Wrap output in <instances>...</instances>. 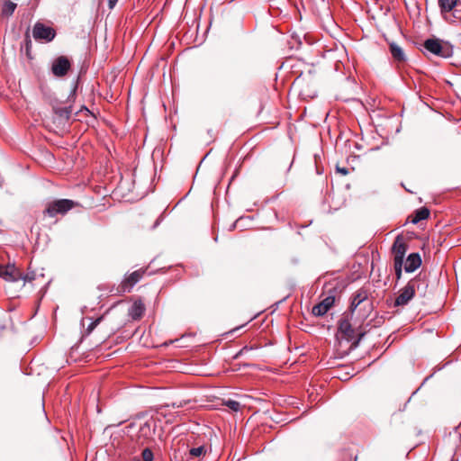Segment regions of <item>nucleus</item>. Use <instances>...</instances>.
Returning a JSON list of instances; mask_svg holds the SVG:
<instances>
[{
  "label": "nucleus",
  "instance_id": "20",
  "mask_svg": "<svg viewBox=\"0 0 461 461\" xmlns=\"http://www.w3.org/2000/svg\"><path fill=\"white\" fill-rule=\"evenodd\" d=\"M206 450H205V447L203 446H200V447H192L190 450H189V454L191 456H194V457H200L202 456H204Z\"/></svg>",
  "mask_w": 461,
  "mask_h": 461
},
{
  "label": "nucleus",
  "instance_id": "12",
  "mask_svg": "<svg viewBox=\"0 0 461 461\" xmlns=\"http://www.w3.org/2000/svg\"><path fill=\"white\" fill-rule=\"evenodd\" d=\"M421 265V258L418 253H411L404 262V269L408 273L414 272Z\"/></svg>",
  "mask_w": 461,
  "mask_h": 461
},
{
  "label": "nucleus",
  "instance_id": "23",
  "mask_svg": "<svg viewBox=\"0 0 461 461\" xmlns=\"http://www.w3.org/2000/svg\"><path fill=\"white\" fill-rule=\"evenodd\" d=\"M102 317L100 318H97L96 320L93 321L87 327L86 329V331L87 333H91L95 329V327L100 323V321H102Z\"/></svg>",
  "mask_w": 461,
  "mask_h": 461
},
{
  "label": "nucleus",
  "instance_id": "22",
  "mask_svg": "<svg viewBox=\"0 0 461 461\" xmlns=\"http://www.w3.org/2000/svg\"><path fill=\"white\" fill-rule=\"evenodd\" d=\"M141 456L144 461L153 460V453L149 448H145L141 453Z\"/></svg>",
  "mask_w": 461,
  "mask_h": 461
},
{
  "label": "nucleus",
  "instance_id": "7",
  "mask_svg": "<svg viewBox=\"0 0 461 461\" xmlns=\"http://www.w3.org/2000/svg\"><path fill=\"white\" fill-rule=\"evenodd\" d=\"M424 48L432 54L442 58H448L452 55V50L448 46L443 45L438 39L426 40Z\"/></svg>",
  "mask_w": 461,
  "mask_h": 461
},
{
  "label": "nucleus",
  "instance_id": "21",
  "mask_svg": "<svg viewBox=\"0 0 461 461\" xmlns=\"http://www.w3.org/2000/svg\"><path fill=\"white\" fill-rule=\"evenodd\" d=\"M225 405L234 411H238L240 408V404L237 401L229 400L225 402Z\"/></svg>",
  "mask_w": 461,
  "mask_h": 461
},
{
  "label": "nucleus",
  "instance_id": "19",
  "mask_svg": "<svg viewBox=\"0 0 461 461\" xmlns=\"http://www.w3.org/2000/svg\"><path fill=\"white\" fill-rule=\"evenodd\" d=\"M17 5L12 1H5L2 7V14L4 16H10L14 14Z\"/></svg>",
  "mask_w": 461,
  "mask_h": 461
},
{
  "label": "nucleus",
  "instance_id": "13",
  "mask_svg": "<svg viewBox=\"0 0 461 461\" xmlns=\"http://www.w3.org/2000/svg\"><path fill=\"white\" fill-rule=\"evenodd\" d=\"M144 312H145L144 304L140 301L134 302L133 304L129 309V316L132 320H140L143 316Z\"/></svg>",
  "mask_w": 461,
  "mask_h": 461
},
{
  "label": "nucleus",
  "instance_id": "3",
  "mask_svg": "<svg viewBox=\"0 0 461 461\" xmlns=\"http://www.w3.org/2000/svg\"><path fill=\"white\" fill-rule=\"evenodd\" d=\"M145 273L146 269L140 268L130 274H126L123 280L116 288V294H123L130 293L134 285L141 280Z\"/></svg>",
  "mask_w": 461,
  "mask_h": 461
},
{
  "label": "nucleus",
  "instance_id": "26",
  "mask_svg": "<svg viewBox=\"0 0 461 461\" xmlns=\"http://www.w3.org/2000/svg\"><path fill=\"white\" fill-rule=\"evenodd\" d=\"M117 2L118 0H108L109 8L113 9L116 5Z\"/></svg>",
  "mask_w": 461,
  "mask_h": 461
},
{
  "label": "nucleus",
  "instance_id": "17",
  "mask_svg": "<svg viewBox=\"0 0 461 461\" xmlns=\"http://www.w3.org/2000/svg\"><path fill=\"white\" fill-rule=\"evenodd\" d=\"M54 113L61 119L68 120L70 117V114L72 113V107L71 106H55L53 108Z\"/></svg>",
  "mask_w": 461,
  "mask_h": 461
},
{
  "label": "nucleus",
  "instance_id": "1",
  "mask_svg": "<svg viewBox=\"0 0 461 461\" xmlns=\"http://www.w3.org/2000/svg\"><path fill=\"white\" fill-rule=\"evenodd\" d=\"M80 206L79 203L70 199H57L47 203L43 213L45 216L54 218L58 215L64 216L68 211Z\"/></svg>",
  "mask_w": 461,
  "mask_h": 461
},
{
  "label": "nucleus",
  "instance_id": "11",
  "mask_svg": "<svg viewBox=\"0 0 461 461\" xmlns=\"http://www.w3.org/2000/svg\"><path fill=\"white\" fill-rule=\"evenodd\" d=\"M385 40L388 41L389 50H390V53L393 59V60L396 62H399V63L404 62L406 60V55H405L403 50L402 49V47L399 46L394 41H389L387 39H385Z\"/></svg>",
  "mask_w": 461,
  "mask_h": 461
},
{
  "label": "nucleus",
  "instance_id": "4",
  "mask_svg": "<svg viewBox=\"0 0 461 461\" xmlns=\"http://www.w3.org/2000/svg\"><path fill=\"white\" fill-rule=\"evenodd\" d=\"M336 337L339 340H347L348 342H351L352 345H357L359 340L356 330L352 328L347 318L339 320Z\"/></svg>",
  "mask_w": 461,
  "mask_h": 461
},
{
  "label": "nucleus",
  "instance_id": "24",
  "mask_svg": "<svg viewBox=\"0 0 461 461\" xmlns=\"http://www.w3.org/2000/svg\"><path fill=\"white\" fill-rule=\"evenodd\" d=\"M337 171L339 172L343 176L348 175V172H349L348 168H346V167H337Z\"/></svg>",
  "mask_w": 461,
  "mask_h": 461
},
{
  "label": "nucleus",
  "instance_id": "10",
  "mask_svg": "<svg viewBox=\"0 0 461 461\" xmlns=\"http://www.w3.org/2000/svg\"><path fill=\"white\" fill-rule=\"evenodd\" d=\"M334 302V296L330 295L325 297L321 303L312 307V314L315 316L324 315L332 307Z\"/></svg>",
  "mask_w": 461,
  "mask_h": 461
},
{
  "label": "nucleus",
  "instance_id": "28",
  "mask_svg": "<svg viewBox=\"0 0 461 461\" xmlns=\"http://www.w3.org/2000/svg\"><path fill=\"white\" fill-rule=\"evenodd\" d=\"M374 267H375V263H374V261L372 260V261H371V268H372V269H374Z\"/></svg>",
  "mask_w": 461,
  "mask_h": 461
},
{
  "label": "nucleus",
  "instance_id": "6",
  "mask_svg": "<svg viewBox=\"0 0 461 461\" xmlns=\"http://www.w3.org/2000/svg\"><path fill=\"white\" fill-rule=\"evenodd\" d=\"M32 36L37 41L50 42L56 36V31L41 22H37L32 29Z\"/></svg>",
  "mask_w": 461,
  "mask_h": 461
},
{
  "label": "nucleus",
  "instance_id": "9",
  "mask_svg": "<svg viewBox=\"0 0 461 461\" xmlns=\"http://www.w3.org/2000/svg\"><path fill=\"white\" fill-rule=\"evenodd\" d=\"M71 64L69 59L65 56L58 57L52 63L51 71L58 77H64L70 69Z\"/></svg>",
  "mask_w": 461,
  "mask_h": 461
},
{
  "label": "nucleus",
  "instance_id": "8",
  "mask_svg": "<svg viewBox=\"0 0 461 461\" xmlns=\"http://www.w3.org/2000/svg\"><path fill=\"white\" fill-rule=\"evenodd\" d=\"M0 277L8 282H16L20 279L27 280L14 265L0 266Z\"/></svg>",
  "mask_w": 461,
  "mask_h": 461
},
{
  "label": "nucleus",
  "instance_id": "5",
  "mask_svg": "<svg viewBox=\"0 0 461 461\" xmlns=\"http://www.w3.org/2000/svg\"><path fill=\"white\" fill-rule=\"evenodd\" d=\"M407 250V246L403 241L402 238L398 236L393 242V251L394 254V269L398 278L402 274V267L403 264V258Z\"/></svg>",
  "mask_w": 461,
  "mask_h": 461
},
{
  "label": "nucleus",
  "instance_id": "2",
  "mask_svg": "<svg viewBox=\"0 0 461 461\" xmlns=\"http://www.w3.org/2000/svg\"><path fill=\"white\" fill-rule=\"evenodd\" d=\"M421 285H425V284L420 278H413L410 280L400 291V294L395 299V305H406L413 298L416 291L420 290Z\"/></svg>",
  "mask_w": 461,
  "mask_h": 461
},
{
  "label": "nucleus",
  "instance_id": "30",
  "mask_svg": "<svg viewBox=\"0 0 461 461\" xmlns=\"http://www.w3.org/2000/svg\"><path fill=\"white\" fill-rule=\"evenodd\" d=\"M451 461H458V460H456V459H452Z\"/></svg>",
  "mask_w": 461,
  "mask_h": 461
},
{
  "label": "nucleus",
  "instance_id": "15",
  "mask_svg": "<svg viewBox=\"0 0 461 461\" xmlns=\"http://www.w3.org/2000/svg\"><path fill=\"white\" fill-rule=\"evenodd\" d=\"M444 19L448 23H456L461 21V4L452 9L451 12L445 14Z\"/></svg>",
  "mask_w": 461,
  "mask_h": 461
},
{
  "label": "nucleus",
  "instance_id": "14",
  "mask_svg": "<svg viewBox=\"0 0 461 461\" xmlns=\"http://www.w3.org/2000/svg\"><path fill=\"white\" fill-rule=\"evenodd\" d=\"M458 5V0H438V5L443 17Z\"/></svg>",
  "mask_w": 461,
  "mask_h": 461
},
{
  "label": "nucleus",
  "instance_id": "29",
  "mask_svg": "<svg viewBox=\"0 0 461 461\" xmlns=\"http://www.w3.org/2000/svg\"><path fill=\"white\" fill-rule=\"evenodd\" d=\"M182 406H183L182 403H179V404L176 405L177 408L182 407Z\"/></svg>",
  "mask_w": 461,
  "mask_h": 461
},
{
  "label": "nucleus",
  "instance_id": "25",
  "mask_svg": "<svg viewBox=\"0 0 461 461\" xmlns=\"http://www.w3.org/2000/svg\"><path fill=\"white\" fill-rule=\"evenodd\" d=\"M250 349H251V348H249V347H244V348H242L240 350V352L237 354V357H238V356H241V355L245 354L246 352H248V351H249V350H250Z\"/></svg>",
  "mask_w": 461,
  "mask_h": 461
},
{
  "label": "nucleus",
  "instance_id": "18",
  "mask_svg": "<svg viewBox=\"0 0 461 461\" xmlns=\"http://www.w3.org/2000/svg\"><path fill=\"white\" fill-rule=\"evenodd\" d=\"M429 216V211L426 207L420 208L415 211L411 222L416 224L422 220H426Z\"/></svg>",
  "mask_w": 461,
  "mask_h": 461
},
{
  "label": "nucleus",
  "instance_id": "27",
  "mask_svg": "<svg viewBox=\"0 0 461 461\" xmlns=\"http://www.w3.org/2000/svg\"><path fill=\"white\" fill-rule=\"evenodd\" d=\"M81 111H85L86 113H90L89 110L85 106L82 107Z\"/></svg>",
  "mask_w": 461,
  "mask_h": 461
},
{
  "label": "nucleus",
  "instance_id": "16",
  "mask_svg": "<svg viewBox=\"0 0 461 461\" xmlns=\"http://www.w3.org/2000/svg\"><path fill=\"white\" fill-rule=\"evenodd\" d=\"M367 299V293L364 290L358 291L352 299L351 308L355 310L364 301Z\"/></svg>",
  "mask_w": 461,
  "mask_h": 461
}]
</instances>
